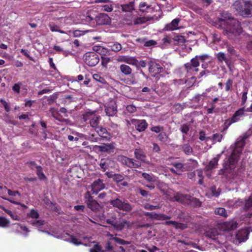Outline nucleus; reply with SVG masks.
<instances>
[{
	"label": "nucleus",
	"instance_id": "60",
	"mask_svg": "<svg viewBox=\"0 0 252 252\" xmlns=\"http://www.w3.org/2000/svg\"><path fill=\"white\" fill-rule=\"evenodd\" d=\"M189 127L187 124H184L181 126L180 130L181 132L185 134H187L189 132Z\"/></svg>",
	"mask_w": 252,
	"mask_h": 252
},
{
	"label": "nucleus",
	"instance_id": "42",
	"mask_svg": "<svg viewBox=\"0 0 252 252\" xmlns=\"http://www.w3.org/2000/svg\"><path fill=\"white\" fill-rule=\"evenodd\" d=\"M0 208H1L5 213H6L7 214H8L11 218L14 220H19L20 218L15 214H14L12 213V211H11L9 210L6 209L3 207H0Z\"/></svg>",
	"mask_w": 252,
	"mask_h": 252
},
{
	"label": "nucleus",
	"instance_id": "51",
	"mask_svg": "<svg viewBox=\"0 0 252 252\" xmlns=\"http://www.w3.org/2000/svg\"><path fill=\"white\" fill-rule=\"evenodd\" d=\"M150 7V5H148L145 2H141L139 5V10L142 12H144Z\"/></svg>",
	"mask_w": 252,
	"mask_h": 252
},
{
	"label": "nucleus",
	"instance_id": "16",
	"mask_svg": "<svg viewBox=\"0 0 252 252\" xmlns=\"http://www.w3.org/2000/svg\"><path fill=\"white\" fill-rule=\"evenodd\" d=\"M220 157V156L218 155L216 157L213 158L205 167L206 175L208 177H210L211 171L217 167Z\"/></svg>",
	"mask_w": 252,
	"mask_h": 252
},
{
	"label": "nucleus",
	"instance_id": "14",
	"mask_svg": "<svg viewBox=\"0 0 252 252\" xmlns=\"http://www.w3.org/2000/svg\"><path fill=\"white\" fill-rule=\"evenodd\" d=\"M105 111L108 116H114L117 113V107L116 102L114 100H111L105 106Z\"/></svg>",
	"mask_w": 252,
	"mask_h": 252
},
{
	"label": "nucleus",
	"instance_id": "28",
	"mask_svg": "<svg viewBox=\"0 0 252 252\" xmlns=\"http://www.w3.org/2000/svg\"><path fill=\"white\" fill-rule=\"evenodd\" d=\"M88 206L93 211H98L100 208L99 203L95 200L92 199L87 202Z\"/></svg>",
	"mask_w": 252,
	"mask_h": 252
},
{
	"label": "nucleus",
	"instance_id": "55",
	"mask_svg": "<svg viewBox=\"0 0 252 252\" xmlns=\"http://www.w3.org/2000/svg\"><path fill=\"white\" fill-rule=\"evenodd\" d=\"M184 152L187 155L191 154L192 152V148L188 144H185L183 147Z\"/></svg>",
	"mask_w": 252,
	"mask_h": 252
},
{
	"label": "nucleus",
	"instance_id": "38",
	"mask_svg": "<svg viewBox=\"0 0 252 252\" xmlns=\"http://www.w3.org/2000/svg\"><path fill=\"white\" fill-rule=\"evenodd\" d=\"M142 177L147 181L150 183H154L156 181V178L153 175H151L146 173H143L142 175Z\"/></svg>",
	"mask_w": 252,
	"mask_h": 252
},
{
	"label": "nucleus",
	"instance_id": "41",
	"mask_svg": "<svg viewBox=\"0 0 252 252\" xmlns=\"http://www.w3.org/2000/svg\"><path fill=\"white\" fill-rule=\"evenodd\" d=\"M193 174H195V176L199 178L198 184L202 185L203 179L202 171L201 169H197L193 172Z\"/></svg>",
	"mask_w": 252,
	"mask_h": 252
},
{
	"label": "nucleus",
	"instance_id": "24",
	"mask_svg": "<svg viewBox=\"0 0 252 252\" xmlns=\"http://www.w3.org/2000/svg\"><path fill=\"white\" fill-rule=\"evenodd\" d=\"M180 19L178 18L174 19L172 22L166 25L164 29L166 31H173L178 29V25L180 22Z\"/></svg>",
	"mask_w": 252,
	"mask_h": 252
},
{
	"label": "nucleus",
	"instance_id": "49",
	"mask_svg": "<svg viewBox=\"0 0 252 252\" xmlns=\"http://www.w3.org/2000/svg\"><path fill=\"white\" fill-rule=\"evenodd\" d=\"M93 78L97 82H100L102 84H105L106 83L105 79L98 74H94L93 75Z\"/></svg>",
	"mask_w": 252,
	"mask_h": 252
},
{
	"label": "nucleus",
	"instance_id": "39",
	"mask_svg": "<svg viewBox=\"0 0 252 252\" xmlns=\"http://www.w3.org/2000/svg\"><path fill=\"white\" fill-rule=\"evenodd\" d=\"M0 189H2L3 191H7L8 194L11 196H16L18 195L19 197H21V194L18 191H13L10 189H7L6 187H2L0 186Z\"/></svg>",
	"mask_w": 252,
	"mask_h": 252
},
{
	"label": "nucleus",
	"instance_id": "5",
	"mask_svg": "<svg viewBox=\"0 0 252 252\" xmlns=\"http://www.w3.org/2000/svg\"><path fill=\"white\" fill-rule=\"evenodd\" d=\"M95 111L88 110L83 115V119L85 122L87 123L89 121L91 127L96 128L101 120V117L99 115L95 114Z\"/></svg>",
	"mask_w": 252,
	"mask_h": 252
},
{
	"label": "nucleus",
	"instance_id": "34",
	"mask_svg": "<svg viewBox=\"0 0 252 252\" xmlns=\"http://www.w3.org/2000/svg\"><path fill=\"white\" fill-rule=\"evenodd\" d=\"M95 21L94 17L90 15L86 16L84 19H82L83 24L89 25L92 27L94 26Z\"/></svg>",
	"mask_w": 252,
	"mask_h": 252
},
{
	"label": "nucleus",
	"instance_id": "63",
	"mask_svg": "<svg viewBox=\"0 0 252 252\" xmlns=\"http://www.w3.org/2000/svg\"><path fill=\"white\" fill-rule=\"evenodd\" d=\"M233 81L231 79H228L225 84V90L229 91L232 87Z\"/></svg>",
	"mask_w": 252,
	"mask_h": 252
},
{
	"label": "nucleus",
	"instance_id": "47",
	"mask_svg": "<svg viewBox=\"0 0 252 252\" xmlns=\"http://www.w3.org/2000/svg\"><path fill=\"white\" fill-rule=\"evenodd\" d=\"M10 224V221L4 217H0V227H6Z\"/></svg>",
	"mask_w": 252,
	"mask_h": 252
},
{
	"label": "nucleus",
	"instance_id": "22",
	"mask_svg": "<svg viewBox=\"0 0 252 252\" xmlns=\"http://www.w3.org/2000/svg\"><path fill=\"white\" fill-rule=\"evenodd\" d=\"M127 24L128 25H139L145 22V20L143 17H139L131 15L129 19H126Z\"/></svg>",
	"mask_w": 252,
	"mask_h": 252
},
{
	"label": "nucleus",
	"instance_id": "9",
	"mask_svg": "<svg viewBox=\"0 0 252 252\" xmlns=\"http://www.w3.org/2000/svg\"><path fill=\"white\" fill-rule=\"evenodd\" d=\"M199 65V63L197 61V58H193L189 63L185 64L186 70L188 73V76L189 77L194 74L198 71V67Z\"/></svg>",
	"mask_w": 252,
	"mask_h": 252
},
{
	"label": "nucleus",
	"instance_id": "35",
	"mask_svg": "<svg viewBox=\"0 0 252 252\" xmlns=\"http://www.w3.org/2000/svg\"><path fill=\"white\" fill-rule=\"evenodd\" d=\"M173 40L174 43L177 45H182L186 41L185 36L180 35L175 36L173 38Z\"/></svg>",
	"mask_w": 252,
	"mask_h": 252
},
{
	"label": "nucleus",
	"instance_id": "54",
	"mask_svg": "<svg viewBox=\"0 0 252 252\" xmlns=\"http://www.w3.org/2000/svg\"><path fill=\"white\" fill-rule=\"evenodd\" d=\"M162 47H165L171 42V39L169 36L164 37L161 40Z\"/></svg>",
	"mask_w": 252,
	"mask_h": 252
},
{
	"label": "nucleus",
	"instance_id": "33",
	"mask_svg": "<svg viewBox=\"0 0 252 252\" xmlns=\"http://www.w3.org/2000/svg\"><path fill=\"white\" fill-rule=\"evenodd\" d=\"M114 148L112 144H104L98 147L100 151L110 153Z\"/></svg>",
	"mask_w": 252,
	"mask_h": 252
},
{
	"label": "nucleus",
	"instance_id": "26",
	"mask_svg": "<svg viewBox=\"0 0 252 252\" xmlns=\"http://www.w3.org/2000/svg\"><path fill=\"white\" fill-rule=\"evenodd\" d=\"M237 227V223L234 221H227L222 224L221 227L225 231H231L236 229Z\"/></svg>",
	"mask_w": 252,
	"mask_h": 252
},
{
	"label": "nucleus",
	"instance_id": "7",
	"mask_svg": "<svg viewBox=\"0 0 252 252\" xmlns=\"http://www.w3.org/2000/svg\"><path fill=\"white\" fill-rule=\"evenodd\" d=\"M164 68L162 66L155 62H150L149 63V71L151 76L158 80L162 76L161 73L163 71Z\"/></svg>",
	"mask_w": 252,
	"mask_h": 252
},
{
	"label": "nucleus",
	"instance_id": "52",
	"mask_svg": "<svg viewBox=\"0 0 252 252\" xmlns=\"http://www.w3.org/2000/svg\"><path fill=\"white\" fill-rule=\"evenodd\" d=\"M22 86V83L20 82H18L17 83L15 84L12 88L13 91L17 94L20 93V89L21 86Z\"/></svg>",
	"mask_w": 252,
	"mask_h": 252
},
{
	"label": "nucleus",
	"instance_id": "30",
	"mask_svg": "<svg viewBox=\"0 0 252 252\" xmlns=\"http://www.w3.org/2000/svg\"><path fill=\"white\" fill-rule=\"evenodd\" d=\"M205 236L212 239H216L218 238V233L215 229H210L204 233Z\"/></svg>",
	"mask_w": 252,
	"mask_h": 252
},
{
	"label": "nucleus",
	"instance_id": "12",
	"mask_svg": "<svg viewBox=\"0 0 252 252\" xmlns=\"http://www.w3.org/2000/svg\"><path fill=\"white\" fill-rule=\"evenodd\" d=\"M111 204L114 207L123 211H129L131 210V207L129 203L123 201L118 198L112 200Z\"/></svg>",
	"mask_w": 252,
	"mask_h": 252
},
{
	"label": "nucleus",
	"instance_id": "44",
	"mask_svg": "<svg viewBox=\"0 0 252 252\" xmlns=\"http://www.w3.org/2000/svg\"><path fill=\"white\" fill-rule=\"evenodd\" d=\"M53 49L57 53H62L63 55L67 56L68 51L64 50L62 47L59 45H55L53 47Z\"/></svg>",
	"mask_w": 252,
	"mask_h": 252
},
{
	"label": "nucleus",
	"instance_id": "32",
	"mask_svg": "<svg viewBox=\"0 0 252 252\" xmlns=\"http://www.w3.org/2000/svg\"><path fill=\"white\" fill-rule=\"evenodd\" d=\"M216 57L219 62L222 63L223 62H224L227 66L229 65V61L224 53L219 52L218 53L216 54Z\"/></svg>",
	"mask_w": 252,
	"mask_h": 252
},
{
	"label": "nucleus",
	"instance_id": "59",
	"mask_svg": "<svg viewBox=\"0 0 252 252\" xmlns=\"http://www.w3.org/2000/svg\"><path fill=\"white\" fill-rule=\"evenodd\" d=\"M210 191H211L212 195L215 197H218L220 194V189H218V190H217L215 187H212L210 189Z\"/></svg>",
	"mask_w": 252,
	"mask_h": 252
},
{
	"label": "nucleus",
	"instance_id": "31",
	"mask_svg": "<svg viewBox=\"0 0 252 252\" xmlns=\"http://www.w3.org/2000/svg\"><path fill=\"white\" fill-rule=\"evenodd\" d=\"M108 46L112 51L115 52H117L122 49L121 44L117 42L109 43Z\"/></svg>",
	"mask_w": 252,
	"mask_h": 252
},
{
	"label": "nucleus",
	"instance_id": "20",
	"mask_svg": "<svg viewBox=\"0 0 252 252\" xmlns=\"http://www.w3.org/2000/svg\"><path fill=\"white\" fill-rule=\"evenodd\" d=\"M132 123L135 126V127L139 131H143L147 128L148 125L144 120H132Z\"/></svg>",
	"mask_w": 252,
	"mask_h": 252
},
{
	"label": "nucleus",
	"instance_id": "64",
	"mask_svg": "<svg viewBox=\"0 0 252 252\" xmlns=\"http://www.w3.org/2000/svg\"><path fill=\"white\" fill-rule=\"evenodd\" d=\"M126 110L129 113H133L136 111V108L134 105L130 104L126 106Z\"/></svg>",
	"mask_w": 252,
	"mask_h": 252
},
{
	"label": "nucleus",
	"instance_id": "27",
	"mask_svg": "<svg viewBox=\"0 0 252 252\" xmlns=\"http://www.w3.org/2000/svg\"><path fill=\"white\" fill-rule=\"evenodd\" d=\"M94 129L98 134L102 137L107 138L110 136V134L105 128L100 126H98L96 128H95Z\"/></svg>",
	"mask_w": 252,
	"mask_h": 252
},
{
	"label": "nucleus",
	"instance_id": "53",
	"mask_svg": "<svg viewBox=\"0 0 252 252\" xmlns=\"http://www.w3.org/2000/svg\"><path fill=\"white\" fill-rule=\"evenodd\" d=\"M224 45L226 46L227 51H228V53H229L232 55H235L236 51L232 46L226 42H225Z\"/></svg>",
	"mask_w": 252,
	"mask_h": 252
},
{
	"label": "nucleus",
	"instance_id": "29",
	"mask_svg": "<svg viewBox=\"0 0 252 252\" xmlns=\"http://www.w3.org/2000/svg\"><path fill=\"white\" fill-rule=\"evenodd\" d=\"M145 215L154 219H161L163 220L170 219L171 217L164 214H158L154 213H147Z\"/></svg>",
	"mask_w": 252,
	"mask_h": 252
},
{
	"label": "nucleus",
	"instance_id": "56",
	"mask_svg": "<svg viewBox=\"0 0 252 252\" xmlns=\"http://www.w3.org/2000/svg\"><path fill=\"white\" fill-rule=\"evenodd\" d=\"M110 58L108 57L101 56V64L104 67H106L108 63L110 62Z\"/></svg>",
	"mask_w": 252,
	"mask_h": 252
},
{
	"label": "nucleus",
	"instance_id": "4",
	"mask_svg": "<svg viewBox=\"0 0 252 252\" xmlns=\"http://www.w3.org/2000/svg\"><path fill=\"white\" fill-rule=\"evenodd\" d=\"M234 6L241 15L244 17H252V1L248 0H237Z\"/></svg>",
	"mask_w": 252,
	"mask_h": 252
},
{
	"label": "nucleus",
	"instance_id": "23",
	"mask_svg": "<svg viewBox=\"0 0 252 252\" xmlns=\"http://www.w3.org/2000/svg\"><path fill=\"white\" fill-rule=\"evenodd\" d=\"M236 238L239 243L245 242L248 239V233L246 230H241L236 234Z\"/></svg>",
	"mask_w": 252,
	"mask_h": 252
},
{
	"label": "nucleus",
	"instance_id": "18",
	"mask_svg": "<svg viewBox=\"0 0 252 252\" xmlns=\"http://www.w3.org/2000/svg\"><path fill=\"white\" fill-rule=\"evenodd\" d=\"M97 24L102 25H109L111 23V19L106 14L100 13L96 17L95 19Z\"/></svg>",
	"mask_w": 252,
	"mask_h": 252
},
{
	"label": "nucleus",
	"instance_id": "62",
	"mask_svg": "<svg viewBox=\"0 0 252 252\" xmlns=\"http://www.w3.org/2000/svg\"><path fill=\"white\" fill-rule=\"evenodd\" d=\"M101 7L102 9L106 12H110L113 10V7L111 4H105L102 5Z\"/></svg>",
	"mask_w": 252,
	"mask_h": 252
},
{
	"label": "nucleus",
	"instance_id": "50",
	"mask_svg": "<svg viewBox=\"0 0 252 252\" xmlns=\"http://www.w3.org/2000/svg\"><path fill=\"white\" fill-rule=\"evenodd\" d=\"M2 198L3 199H4V200H8V201H9L10 202H11L13 204L20 205L23 208H27V206L26 205H25V204L20 203L19 202L16 201L11 198H6V197H4V196H2Z\"/></svg>",
	"mask_w": 252,
	"mask_h": 252
},
{
	"label": "nucleus",
	"instance_id": "57",
	"mask_svg": "<svg viewBox=\"0 0 252 252\" xmlns=\"http://www.w3.org/2000/svg\"><path fill=\"white\" fill-rule=\"evenodd\" d=\"M252 207V195L246 201L245 208L247 210Z\"/></svg>",
	"mask_w": 252,
	"mask_h": 252
},
{
	"label": "nucleus",
	"instance_id": "61",
	"mask_svg": "<svg viewBox=\"0 0 252 252\" xmlns=\"http://www.w3.org/2000/svg\"><path fill=\"white\" fill-rule=\"evenodd\" d=\"M0 102L2 103L3 107H4L5 110L7 112H9L10 108V106H9V104L5 100H4L3 99H0Z\"/></svg>",
	"mask_w": 252,
	"mask_h": 252
},
{
	"label": "nucleus",
	"instance_id": "1",
	"mask_svg": "<svg viewBox=\"0 0 252 252\" xmlns=\"http://www.w3.org/2000/svg\"><path fill=\"white\" fill-rule=\"evenodd\" d=\"M220 23L221 26L224 27V34L229 38L233 39L243 32L239 22L232 18L231 15L227 12L221 13Z\"/></svg>",
	"mask_w": 252,
	"mask_h": 252
},
{
	"label": "nucleus",
	"instance_id": "48",
	"mask_svg": "<svg viewBox=\"0 0 252 252\" xmlns=\"http://www.w3.org/2000/svg\"><path fill=\"white\" fill-rule=\"evenodd\" d=\"M158 89L161 92V93L164 94L169 91V88L166 84L160 83Z\"/></svg>",
	"mask_w": 252,
	"mask_h": 252
},
{
	"label": "nucleus",
	"instance_id": "13",
	"mask_svg": "<svg viewBox=\"0 0 252 252\" xmlns=\"http://www.w3.org/2000/svg\"><path fill=\"white\" fill-rule=\"evenodd\" d=\"M105 185L102 180L98 179L94 181L91 186V191L93 194H97L99 191L103 189Z\"/></svg>",
	"mask_w": 252,
	"mask_h": 252
},
{
	"label": "nucleus",
	"instance_id": "6",
	"mask_svg": "<svg viewBox=\"0 0 252 252\" xmlns=\"http://www.w3.org/2000/svg\"><path fill=\"white\" fill-rule=\"evenodd\" d=\"M29 218L34 219V220L31 221V223L34 226L39 227L38 230L50 235V232L40 229V227L45 224V221L42 219L37 220L39 217V214L37 210L34 209H31L27 214Z\"/></svg>",
	"mask_w": 252,
	"mask_h": 252
},
{
	"label": "nucleus",
	"instance_id": "45",
	"mask_svg": "<svg viewBox=\"0 0 252 252\" xmlns=\"http://www.w3.org/2000/svg\"><path fill=\"white\" fill-rule=\"evenodd\" d=\"M36 173L38 178L40 180H44L46 179V177L42 172V168L40 166H36Z\"/></svg>",
	"mask_w": 252,
	"mask_h": 252
},
{
	"label": "nucleus",
	"instance_id": "11",
	"mask_svg": "<svg viewBox=\"0 0 252 252\" xmlns=\"http://www.w3.org/2000/svg\"><path fill=\"white\" fill-rule=\"evenodd\" d=\"M106 222L108 224L112 225L114 227L118 230H121L126 225L129 226V222L125 220H116L115 219H107Z\"/></svg>",
	"mask_w": 252,
	"mask_h": 252
},
{
	"label": "nucleus",
	"instance_id": "10",
	"mask_svg": "<svg viewBox=\"0 0 252 252\" xmlns=\"http://www.w3.org/2000/svg\"><path fill=\"white\" fill-rule=\"evenodd\" d=\"M68 238H64V240L77 246L84 245L87 246L88 245L84 243L90 242V239H91V237L88 236H80L78 238L75 237L73 235H68Z\"/></svg>",
	"mask_w": 252,
	"mask_h": 252
},
{
	"label": "nucleus",
	"instance_id": "36",
	"mask_svg": "<svg viewBox=\"0 0 252 252\" xmlns=\"http://www.w3.org/2000/svg\"><path fill=\"white\" fill-rule=\"evenodd\" d=\"M120 68L121 72L125 75H128L131 73V68L127 65L121 64Z\"/></svg>",
	"mask_w": 252,
	"mask_h": 252
},
{
	"label": "nucleus",
	"instance_id": "46",
	"mask_svg": "<svg viewBox=\"0 0 252 252\" xmlns=\"http://www.w3.org/2000/svg\"><path fill=\"white\" fill-rule=\"evenodd\" d=\"M124 61L129 64L137 65V60L133 57H126L124 59Z\"/></svg>",
	"mask_w": 252,
	"mask_h": 252
},
{
	"label": "nucleus",
	"instance_id": "21",
	"mask_svg": "<svg viewBox=\"0 0 252 252\" xmlns=\"http://www.w3.org/2000/svg\"><path fill=\"white\" fill-rule=\"evenodd\" d=\"M121 9L122 12L125 13H131L135 10L134 1H130L127 3H125L121 5Z\"/></svg>",
	"mask_w": 252,
	"mask_h": 252
},
{
	"label": "nucleus",
	"instance_id": "43",
	"mask_svg": "<svg viewBox=\"0 0 252 252\" xmlns=\"http://www.w3.org/2000/svg\"><path fill=\"white\" fill-rule=\"evenodd\" d=\"M144 208L148 210H154L158 209L161 208V206L159 204H157L156 205H153L149 203H145L144 205Z\"/></svg>",
	"mask_w": 252,
	"mask_h": 252
},
{
	"label": "nucleus",
	"instance_id": "40",
	"mask_svg": "<svg viewBox=\"0 0 252 252\" xmlns=\"http://www.w3.org/2000/svg\"><path fill=\"white\" fill-rule=\"evenodd\" d=\"M215 214L219 215L221 217L226 218L227 217V212L224 208H218L215 211Z\"/></svg>",
	"mask_w": 252,
	"mask_h": 252
},
{
	"label": "nucleus",
	"instance_id": "25",
	"mask_svg": "<svg viewBox=\"0 0 252 252\" xmlns=\"http://www.w3.org/2000/svg\"><path fill=\"white\" fill-rule=\"evenodd\" d=\"M189 199V195H184L179 192H176L174 194V198L172 200L184 203L185 202L186 200Z\"/></svg>",
	"mask_w": 252,
	"mask_h": 252
},
{
	"label": "nucleus",
	"instance_id": "17",
	"mask_svg": "<svg viewBox=\"0 0 252 252\" xmlns=\"http://www.w3.org/2000/svg\"><path fill=\"white\" fill-rule=\"evenodd\" d=\"M99 165L102 171L104 172L106 170L114 167V162L111 159L109 158L101 159Z\"/></svg>",
	"mask_w": 252,
	"mask_h": 252
},
{
	"label": "nucleus",
	"instance_id": "15",
	"mask_svg": "<svg viewBox=\"0 0 252 252\" xmlns=\"http://www.w3.org/2000/svg\"><path fill=\"white\" fill-rule=\"evenodd\" d=\"M245 112V107L241 108L236 111L230 120L228 126H229L233 123L240 121L242 119V117L244 116Z\"/></svg>",
	"mask_w": 252,
	"mask_h": 252
},
{
	"label": "nucleus",
	"instance_id": "37",
	"mask_svg": "<svg viewBox=\"0 0 252 252\" xmlns=\"http://www.w3.org/2000/svg\"><path fill=\"white\" fill-rule=\"evenodd\" d=\"M48 26H49L50 30L53 32H59L61 33H65V32H64L62 30H61L60 29V27L59 26L56 25L54 23H50L48 25Z\"/></svg>",
	"mask_w": 252,
	"mask_h": 252
},
{
	"label": "nucleus",
	"instance_id": "58",
	"mask_svg": "<svg viewBox=\"0 0 252 252\" xmlns=\"http://www.w3.org/2000/svg\"><path fill=\"white\" fill-rule=\"evenodd\" d=\"M223 138V135L220 133H216L213 135V140L215 142H220Z\"/></svg>",
	"mask_w": 252,
	"mask_h": 252
},
{
	"label": "nucleus",
	"instance_id": "19",
	"mask_svg": "<svg viewBox=\"0 0 252 252\" xmlns=\"http://www.w3.org/2000/svg\"><path fill=\"white\" fill-rule=\"evenodd\" d=\"M13 229L15 230L16 233H22L25 237H27L30 231L27 226L19 223L13 224Z\"/></svg>",
	"mask_w": 252,
	"mask_h": 252
},
{
	"label": "nucleus",
	"instance_id": "8",
	"mask_svg": "<svg viewBox=\"0 0 252 252\" xmlns=\"http://www.w3.org/2000/svg\"><path fill=\"white\" fill-rule=\"evenodd\" d=\"M85 63L90 66L96 65L99 61V58L97 54L94 52L86 53L83 56Z\"/></svg>",
	"mask_w": 252,
	"mask_h": 252
},
{
	"label": "nucleus",
	"instance_id": "2",
	"mask_svg": "<svg viewBox=\"0 0 252 252\" xmlns=\"http://www.w3.org/2000/svg\"><path fill=\"white\" fill-rule=\"evenodd\" d=\"M134 154L135 158L138 159V160L125 156L120 157L119 158V160L123 164L128 167L133 168H138L141 165L140 161H146V156L144 152L140 149H135Z\"/></svg>",
	"mask_w": 252,
	"mask_h": 252
},
{
	"label": "nucleus",
	"instance_id": "3",
	"mask_svg": "<svg viewBox=\"0 0 252 252\" xmlns=\"http://www.w3.org/2000/svg\"><path fill=\"white\" fill-rule=\"evenodd\" d=\"M243 142L236 143L235 147L233 149L228 159L223 163V168L227 172H232V170L236 167L238 158L242 151Z\"/></svg>",
	"mask_w": 252,
	"mask_h": 252
}]
</instances>
